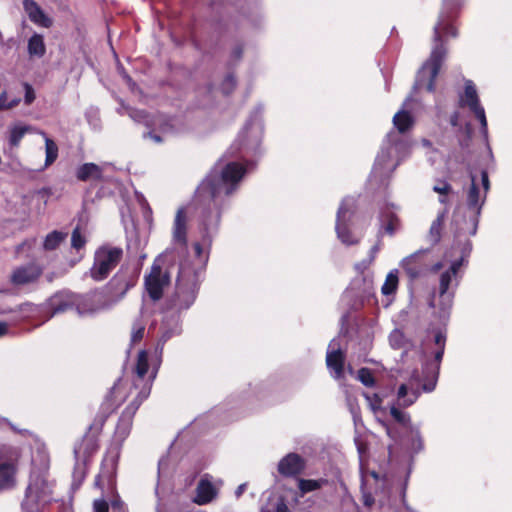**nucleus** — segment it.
Returning a JSON list of instances; mask_svg holds the SVG:
<instances>
[{"instance_id": "nucleus-32", "label": "nucleus", "mask_w": 512, "mask_h": 512, "mask_svg": "<svg viewBox=\"0 0 512 512\" xmlns=\"http://www.w3.org/2000/svg\"><path fill=\"white\" fill-rule=\"evenodd\" d=\"M455 277L453 274H450L448 271H444L440 275L439 279V295L440 297H446L449 287L452 282V278Z\"/></svg>"}, {"instance_id": "nucleus-14", "label": "nucleus", "mask_w": 512, "mask_h": 512, "mask_svg": "<svg viewBox=\"0 0 512 512\" xmlns=\"http://www.w3.org/2000/svg\"><path fill=\"white\" fill-rule=\"evenodd\" d=\"M42 268L36 263H28L17 267L11 274L10 281L14 285H26L36 282L42 275Z\"/></svg>"}, {"instance_id": "nucleus-40", "label": "nucleus", "mask_w": 512, "mask_h": 512, "mask_svg": "<svg viewBox=\"0 0 512 512\" xmlns=\"http://www.w3.org/2000/svg\"><path fill=\"white\" fill-rule=\"evenodd\" d=\"M433 191L440 195L447 196L452 192V186L446 181H439V183L433 187Z\"/></svg>"}, {"instance_id": "nucleus-2", "label": "nucleus", "mask_w": 512, "mask_h": 512, "mask_svg": "<svg viewBox=\"0 0 512 512\" xmlns=\"http://www.w3.org/2000/svg\"><path fill=\"white\" fill-rule=\"evenodd\" d=\"M126 394L122 386L121 379H118L111 387L99 409L83 435L81 441L74 446V456L76 460L83 459L86 463L98 451L99 436L108 418L125 401Z\"/></svg>"}, {"instance_id": "nucleus-48", "label": "nucleus", "mask_w": 512, "mask_h": 512, "mask_svg": "<svg viewBox=\"0 0 512 512\" xmlns=\"http://www.w3.org/2000/svg\"><path fill=\"white\" fill-rule=\"evenodd\" d=\"M462 264H463V258H460V259L454 261L451 264V266L449 267V269H447L446 271H448L450 274H453L454 276H456L458 271L460 270Z\"/></svg>"}, {"instance_id": "nucleus-17", "label": "nucleus", "mask_w": 512, "mask_h": 512, "mask_svg": "<svg viewBox=\"0 0 512 512\" xmlns=\"http://www.w3.org/2000/svg\"><path fill=\"white\" fill-rule=\"evenodd\" d=\"M23 7L29 19L38 26L50 28L53 20L45 14L42 8L34 0H24Z\"/></svg>"}, {"instance_id": "nucleus-58", "label": "nucleus", "mask_w": 512, "mask_h": 512, "mask_svg": "<svg viewBox=\"0 0 512 512\" xmlns=\"http://www.w3.org/2000/svg\"><path fill=\"white\" fill-rule=\"evenodd\" d=\"M245 490V485L242 484L240 486H238V488L236 489V496L239 497L241 496V494L243 493V491Z\"/></svg>"}, {"instance_id": "nucleus-35", "label": "nucleus", "mask_w": 512, "mask_h": 512, "mask_svg": "<svg viewBox=\"0 0 512 512\" xmlns=\"http://www.w3.org/2000/svg\"><path fill=\"white\" fill-rule=\"evenodd\" d=\"M358 379L366 387H373L375 385V378L369 368H360L358 370Z\"/></svg>"}, {"instance_id": "nucleus-19", "label": "nucleus", "mask_w": 512, "mask_h": 512, "mask_svg": "<svg viewBox=\"0 0 512 512\" xmlns=\"http://www.w3.org/2000/svg\"><path fill=\"white\" fill-rule=\"evenodd\" d=\"M76 178L79 181L86 182L89 180L100 181L103 177L102 168L92 162L80 165L75 172Z\"/></svg>"}, {"instance_id": "nucleus-6", "label": "nucleus", "mask_w": 512, "mask_h": 512, "mask_svg": "<svg viewBox=\"0 0 512 512\" xmlns=\"http://www.w3.org/2000/svg\"><path fill=\"white\" fill-rule=\"evenodd\" d=\"M123 254V249L118 246L104 244L98 247L94 252L93 263L89 269L90 278L95 282L107 279L121 262Z\"/></svg>"}, {"instance_id": "nucleus-46", "label": "nucleus", "mask_w": 512, "mask_h": 512, "mask_svg": "<svg viewBox=\"0 0 512 512\" xmlns=\"http://www.w3.org/2000/svg\"><path fill=\"white\" fill-rule=\"evenodd\" d=\"M481 182H482V186L484 188V195L486 196L487 192L490 189L489 176H488V172L486 170L481 171Z\"/></svg>"}, {"instance_id": "nucleus-54", "label": "nucleus", "mask_w": 512, "mask_h": 512, "mask_svg": "<svg viewBox=\"0 0 512 512\" xmlns=\"http://www.w3.org/2000/svg\"><path fill=\"white\" fill-rule=\"evenodd\" d=\"M445 349H437L434 354V359L436 362L440 363L442 361Z\"/></svg>"}, {"instance_id": "nucleus-60", "label": "nucleus", "mask_w": 512, "mask_h": 512, "mask_svg": "<svg viewBox=\"0 0 512 512\" xmlns=\"http://www.w3.org/2000/svg\"><path fill=\"white\" fill-rule=\"evenodd\" d=\"M439 201H440V203H442V204H447V203H448L447 196L440 195Z\"/></svg>"}, {"instance_id": "nucleus-1", "label": "nucleus", "mask_w": 512, "mask_h": 512, "mask_svg": "<svg viewBox=\"0 0 512 512\" xmlns=\"http://www.w3.org/2000/svg\"><path fill=\"white\" fill-rule=\"evenodd\" d=\"M245 173L246 168L241 163L229 162L222 168L220 174L212 171L198 185L194 201L202 207L201 225L204 230L202 237L204 244H211L209 230L218 227L225 198L235 191L236 185Z\"/></svg>"}, {"instance_id": "nucleus-27", "label": "nucleus", "mask_w": 512, "mask_h": 512, "mask_svg": "<svg viewBox=\"0 0 512 512\" xmlns=\"http://www.w3.org/2000/svg\"><path fill=\"white\" fill-rule=\"evenodd\" d=\"M328 484L326 478L319 479H299L298 488L302 495L321 489L323 486Z\"/></svg>"}, {"instance_id": "nucleus-31", "label": "nucleus", "mask_w": 512, "mask_h": 512, "mask_svg": "<svg viewBox=\"0 0 512 512\" xmlns=\"http://www.w3.org/2000/svg\"><path fill=\"white\" fill-rule=\"evenodd\" d=\"M389 342L391 347L394 349L406 348L410 344L405 334L398 329H395L391 332L389 336Z\"/></svg>"}, {"instance_id": "nucleus-4", "label": "nucleus", "mask_w": 512, "mask_h": 512, "mask_svg": "<svg viewBox=\"0 0 512 512\" xmlns=\"http://www.w3.org/2000/svg\"><path fill=\"white\" fill-rule=\"evenodd\" d=\"M140 267L124 263L102 288L103 306L114 305L123 300L134 288L140 277Z\"/></svg>"}, {"instance_id": "nucleus-25", "label": "nucleus", "mask_w": 512, "mask_h": 512, "mask_svg": "<svg viewBox=\"0 0 512 512\" xmlns=\"http://www.w3.org/2000/svg\"><path fill=\"white\" fill-rule=\"evenodd\" d=\"M381 219L385 232L390 236L394 235L400 227V219L398 216L393 211L386 210L382 213Z\"/></svg>"}, {"instance_id": "nucleus-61", "label": "nucleus", "mask_w": 512, "mask_h": 512, "mask_svg": "<svg viewBox=\"0 0 512 512\" xmlns=\"http://www.w3.org/2000/svg\"><path fill=\"white\" fill-rule=\"evenodd\" d=\"M373 400H375V402H376L377 404H380V403H381V401H382V400H381V398L379 397V395H378V394H376V393H374V394H373Z\"/></svg>"}, {"instance_id": "nucleus-8", "label": "nucleus", "mask_w": 512, "mask_h": 512, "mask_svg": "<svg viewBox=\"0 0 512 512\" xmlns=\"http://www.w3.org/2000/svg\"><path fill=\"white\" fill-rule=\"evenodd\" d=\"M150 393L151 386L147 383L143 384L141 389L134 395L132 401L122 411L115 428V436L118 439L123 441L128 437L133 425L134 416Z\"/></svg>"}, {"instance_id": "nucleus-22", "label": "nucleus", "mask_w": 512, "mask_h": 512, "mask_svg": "<svg viewBox=\"0 0 512 512\" xmlns=\"http://www.w3.org/2000/svg\"><path fill=\"white\" fill-rule=\"evenodd\" d=\"M393 125L400 134H405L415 125V119L407 110H399L393 116Z\"/></svg>"}, {"instance_id": "nucleus-52", "label": "nucleus", "mask_w": 512, "mask_h": 512, "mask_svg": "<svg viewBox=\"0 0 512 512\" xmlns=\"http://www.w3.org/2000/svg\"><path fill=\"white\" fill-rule=\"evenodd\" d=\"M275 512H289V508L286 505L285 501L281 499L277 505H276V511Z\"/></svg>"}, {"instance_id": "nucleus-57", "label": "nucleus", "mask_w": 512, "mask_h": 512, "mask_svg": "<svg viewBox=\"0 0 512 512\" xmlns=\"http://www.w3.org/2000/svg\"><path fill=\"white\" fill-rule=\"evenodd\" d=\"M435 388V382H431L429 384H424L423 389L426 392H431Z\"/></svg>"}, {"instance_id": "nucleus-29", "label": "nucleus", "mask_w": 512, "mask_h": 512, "mask_svg": "<svg viewBox=\"0 0 512 512\" xmlns=\"http://www.w3.org/2000/svg\"><path fill=\"white\" fill-rule=\"evenodd\" d=\"M29 126L15 125L9 131L8 142L11 148H18L21 140L29 131Z\"/></svg>"}, {"instance_id": "nucleus-42", "label": "nucleus", "mask_w": 512, "mask_h": 512, "mask_svg": "<svg viewBox=\"0 0 512 512\" xmlns=\"http://www.w3.org/2000/svg\"><path fill=\"white\" fill-rule=\"evenodd\" d=\"M111 512H128L124 502L118 497L111 502Z\"/></svg>"}, {"instance_id": "nucleus-44", "label": "nucleus", "mask_w": 512, "mask_h": 512, "mask_svg": "<svg viewBox=\"0 0 512 512\" xmlns=\"http://www.w3.org/2000/svg\"><path fill=\"white\" fill-rule=\"evenodd\" d=\"M434 343H435L437 349H441V348L445 349V344H446L445 333H443L441 330H438L434 336Z\"/></svg>"}, {"instance_id": "nucleus-23", "label": "nucleus", "mask_w": 512, "mask_h": 512, "mask_svg": "<svg viewBox=\"0 0 512 512\" xmlns=\"http://www.w3.org/2000/svg\"><path fill=\"white\" fill-rule=\"evenodd\" d=\"M76 304L74 305V309L77 310L79 314L86 313H94L100 308H104L103 304L101 306H96L94 304V299L92 294L80 295L77 294Z\"/></svg>"}, {"instance_id": "nucleus-13", "label": "nucleus", "mask_w": 512, "mask_h": 512, "mask_svg": "<svg viewBox=\"0 0 512 512\" xmlns=\"http://www.w3.org/2000/svg\"><path fill=\"white\" fill-rule=\"evenodd\" d=\"M172 241L175 245L187 249L188 246V216L185 207L176 211L172 226Z\"/></svg>"}, {"instance_id": "nucleus-50", "label": "nucleus", "mask_w": 512, "mask_h": 512, "mask_svg": "<svg viewBox=\"0 0 512 512\" xmlns=\"http://www.w3.org/2000/svg\"><path fill=\"white\" fill-rule=\"evenodd\" d=\"M243 55V47L241 45H237L232 51V57L236 60L242 58Z\"/></svg>"}, {"instance_id": "nucleus-20", "label": "nucleus", "mask_w": 512, "mask_h": 512, "mask_svg": "<svg viewBox=\"0 0 512 512\" xmlns=\"http://www.w3.org/2000/svg\"><path fill=\"white\" fill-rule=\"evenodd\" d=\"M345 354L340 350L327 352L326 365L334 372V377L339 379L344 376Z\"/></svg>"}, {"instance_id": "nucleus-49", "label": "nucleus", "mask_w": 512, "mask_h": 512, "mask_svg": "<svg viewBox=\"0 0 512 512\" xmlns=\"http://www.w3.org/2000/svg\"><path fill=\"white\" fill-rule=\"evenodd\" d=\"M436 79H437V77L433 76V71L431 70L430 71V78H429V81H428V84H427V87H426L427 91H429V92H434L435 91V89H436V87H435Z\"/></svg>"}, {"instance_id": "nucleus-53", "label": "nucleus", "mask_w": 512, "mask_h": 512, "mask_svg": "<svg viewBox=\"0 0 512 512\" xmlns=\"http://www.w3.org/2000/svg\"><path fill=\"white\" fill-rule=\"evenodd\" d=\"M407 393H408V388H407V386H406L405 384H401V385H400V387H399V389H398V393H397L398 398H399V399H403V398H405V396L407 395Z\"/></svg>"}, {"instance_id": "nucleus-36", "label": "nucleus", "mask_w": 512, "mask_h": 512, "mask_svg": "<svg viewBox=\"0 0 512 512\" xmlns=\"http://www.w3.org/2000/svg\"><path fill=\"white\" fill-rule=\"evenodd\" d=\"M86 245V238L81 234L78 227H76L71 234V246L76 249L80 250L84 248Z\"/></svg>"}, {"instance_id": "nucleus-39", "label": "nucleus", "mask_w": 512, "mask_h": 512, "mask_svg": "<svg viewBox=\"0 0 512 512\" xmlns=\"http://www.w3.org/2000/svg\"><path fill=\"white\" fill-rule=\"evenodd\" d=\"M23 87H24V91H25L24 103L26 105H31L36 98L34 88L32 87L31 84H29L27 82L23 83Z\"/></svg>"}, {"instance_id": "nucleus-59", "label": "nucleus", "mask_w": 512, "mask_h": 512, "mask_svg": "<svg viewBox=\"0 0 512 512\" xmlns=\"http://www.w3.org/2000/svg\"><path fill=\"white\" fill-rule=\"evenodd\" d=\"M442 266H443V265H442V263H441V262H438V263L434 264V265L432 266V272H437V271H439V270L442 268Z\"/></svg>"}, {"instance_id": "nucleus-9", "label": "nucleus", "mask_w": 512, "mask_h": 512, "mask_svg": "<svg viewBox=\"0 0 512 512\" xmlns=\"http://www.w3.org/2000/svg\"><path fill=\"white\" fill-rule=\"evenodd\" d=\"M355 200L352 197L344 198L338 208L336 216V233L338 239L345 245H356L359 239L354 236L348 226V222L355 210Z\"/></svg>"}, {"instance_id": "nucleus-18", "label": "nucleus", "mask_w": 512, "mask_h": 512, "mask_svg": "<svg viewBox=\"0 0 512 512\" xmlns=\"http://www.w3.org/2000/svg\"><path fill=\"white\" fill-rule=\"evenodd\" d=\"M486 196L483 195L481 198L479 186L476 182V177L471 174V185L467 192V207L469 210L473 211L475 216V221H478V217L481 213L482 206L485 202Z\"/></svg>"}, {"instance_id": "nucleus-34", "label": "nucleus", "mask_w": 512, "mask_h": 512, "mask_svg": "<svg viewBox=\"0 0 512 512\" xmlns=\"http://www.w3.org/2000/svg\"><path fill=\"white\" fill-rule=\"evenodd\" d=\"M145 325L141 320H137L132 325L131 344L140 342L144 337Z\"/></svg>"}, {"instance_id": "nucleus-43", "label": "nucleus", "mask_w": 512, "mask_h": 512, "mask_svg": "<svg viewBox=\"0 0 512 512\" xmlns=\"http://www.w3.org/2000/svg\"><path fill=\"white\" fill-rule=\"evenodd\" d=\"M390 414L394 418L395 421L401 424H405L406 422V416L405 414L395 406L391 407Z\"/></svg>"}, {"instance_id": "nucleus-16", "label": "nucleus", "mask_w": 512, "mask_h": 512, "mask_svg": "<svg viewBox=\"0 0 512 512\" xmlns=\"http://www.w3.org/2000/svg\"><path fill=\"white\" fill-rule=\"evenodd\" d=\"M218 496V490L207 478H201L196 486L193 502L197 505H207Z\"/></svg>"}, {"instance_id": "nucleus-47", "label": "nucleus", "mask_w": 512, "mask_h": 512, "mask_svg": "<svg viewBox=\"0 0 512 512\" xmlns=\"http://www.w3.org/2000/svg\"><path fill=\"white\" fill-rule=\"evenodd\" d=\"M193 248H194V252H195V256L199 259L202 260L203 258V262H206L208 260V255H206L205 257H203V246L201 243L199 242H195L193 244Z\"/></svg>"}, {"instance_id": "nucleus-64", "label": "nucleus", "mask_w": 512, "mask_h": 512, "mask_svg": "<svg viewBox=\"0 0 512 512\" xmlns=\"http://www.w3.org/2000/svg\"><path fill=\"white\" fill-rule=\"evenodd\" d=\"M371 252H372V253H376V252H377V247H376V246H374V247L371 249Z\"/></svg>"}, {"instance_id": "nucleus-55", "label": "nucleus", "mask_w": 512, "mask_h": 512, "mask_svg": "<svg viewBox=\"0 0 512 512\" xmlns=\"http://www.w3.org/2000/svg\"><path fill=\"white\" fill-rule=\"evenodd\" d=\"M8 333V325L6 322H0V337Z\"/></svg>"}, {"instance_id": "nucleus-56", "label": "nucleus", "mask_w": 512, "mask_h": 512, "mask_svg": "<svg viewBox=\"0 0 512 512\" xmlns=\"http://www.w3.org/2000/svg\"><path fill=\"white\" fill-rule=\"evenodd\" d=\"M148 136H149L152 140H154L155 142H157V143L162 142V138H161V136H159V135H157V134H154V133H152V132H149V133H148Z\"/></svg>"}, {"instance_id": "nucleus-26", "label": "nucleus", "mask_w": 512, "mask_h": 512, "mask_svg": "<svg viewBox=\"0 0 512 512\" xmlns=\"http://www.w3.org/2000/svg\"><path fill=\"white\" fill-rule=\"evenodd\" d=\"M399 286L398 270H391L385 278V281L381 287V293L384 296L394 295Z\"/></svg>"}, {"instance_id": "nucleus-28", "label": "nucleus", "mask_w": 512, "mask_h": 512, "mask_svg": "<svg viewBox=\"0 0 512 512\" xmlns=\"http://www.w3.org/2000/svg\"><path fill=\"white\" fill-rule=\"evenodd\" d=\"M66 238V233L54 230L45 237L43 248L47 251L57 249Z\"/></svg>"}, {"instance_id": "nucleus-51", "label": "nucleus", "mask_w": 512, "mask_h": 512, "mask_svg": "<svg viewBox=\"0 0 512 512\" xmlns=\"http://www.w3.org/2000/svg\"><path fill=\"white\" fill-rule=\"evenodd\" d=\"M459 119H460V114L458 111H455L451 114L450 116V124L453 126V127H456L459 125Z\"/></svg>"}, {"instance_id": "nucleus-3", "label": "nucleus", "mask_w": 512, "mask_h": 512, "mask_svg": "<svg viewBox=\"0 0 512 512\" xmlns=\"http://www.w3.org/2000/svg\"><path fill=\"white\" fill-rule=\"evenodd\" d=\"M466 0H442L441 8L435 26L433 28V40L435 47L433 48L429 65L433 71V76L437 77L442 63L446 57L447 50L444 45L446 38H456L458 36V28L460 25V15L464 8Z\"/></svg>"}, {"instance_id": "nucleus-5", "label": "nucleus", "mask_w": 512, "mask_h": 512, "mask_svg": "<svg viewBox=\"0 0 512 512\" xmlns=\"http://www.w3.org/2000/svg\"><path fill=\"white\" fill-rule=\"evenodd\" d=\"M199 289L197 274L190 268L180 266L176 279V287L169 301L171 308L182 311L194 303Z\"/></svg>"}, {"instance_id": "nucleus-38", "label": "nucleus", "mask_w": 512, "mask_h": 512, "mask_svg": "<svg viewBox=\"0 0 512 512\" xmlns=\"http://www.w3.org/2000/svg\"><path fill=\"white\" fill-rule=\"evenodd\" d=\"M236 87V79L233 74H228L222 83V90L225 94H230Z\"/></svg>"}, {"instance_id": "nucleus-21", "label": "nucleus", "mask_w": 512, "mask_h": 512, "mask_svg": "<svg viewBox=\"0 0 512 512\" xmlns=\"http://www.w3.org/2000/svg\"><path fill=\"white\" fill-rule=\"evenodd\" d=\"M425 251H417L403 260L402 267L410 278H417L422 272L424 263L422 255Z\"/></svg>"}, {"instance_id": "nucleus-41", "label": "nucleus", "mask_w": 512, "mask_h": 512, "mask_svg": "<svg viewBox=\"0 0 512 512\" xmlns=\"http://www.w3.org/2000/svg\"><path fill=\"white\" fill-rule=\"evenodd\" d=\"M20 100L19 99H14L12 100L11 102H7V94L6 92H2L0 94V111L1 110H6V109H11L15 106H17L19 104Z\"/></svg>"}, {"instance_id": "nucleus-12", "label": "nucleus", "mask_w": 512, "mask_h": 512, "mask_svg": "<svg viewBox=\"0 0 512 512\" xmlns=\"http://www.w3.org/2000/svg\"><path fill=\"white\" fill-rule=\"evenodd\" d=\"M76 299L77 293L70 290L64 289L57 291L47 301L50 315L54 316L74 309Z\"/></svg>"}, {"instance_id": "nucleus-7", "label": "nucleus", "mask_w": 512, "mask_h": 512, "mask_svg": "<svg viewBox=\"0 0 512 512\" xmlns=\"http://www.w3.org/2000/svg\"><path fill=\"white\" fill-rule=\"evenodd\" d=\"M171 284V273L164 265L162 257H156L148 273L144 276V288L149 298L157 302L164 296V291Z\"/></svg>"}, {"instance_id": "nucleus-30", "label": "nucleus", "mask_w": 512, "mask_h": 512, "mask_svg": "<svg viewBox=\"0 0 512 512\" xmlns=\"http://www.w3.org/2000/svg\"><path fill=\"white\" fill-rule=\"evenodd\" d=\"M58 146L54 140L50 138H45V152L46 158L44 166L41 170H44L51 166L58 158Z\"/></svg>"}, {"instance_id": "nucleus-37", "label": "nucleus", "mask_w": 512, "mask_h": 512, "mask_svg": "<svg viewBox=\"0 0 512 512\" xmlns=\"http://www.w3.org/2000/svg\"><path fill=\"white\" fill-rule=\"evenodd\" d=\"M40 493L38 484L30 483L26 489V500L32 502H38L40 500Z\"/></svg>"}, {"instance_id": "nucleus-11", "label": "nucleus", "mask_w": 512, "mask_h": 512, "mask_svg": "<svg viewBox=\"0 0 512 512\" xmlns=\"http://www.w3.org/2000/svg\"><path fill=\"white\" fill-rule=\"evenodd\" d=\"M306 468V460L299 454L291 452L280 459L277 465L278 473L285 478H296Z\"/></svg>"}, {"instance_id": "nucleus-15", "label": "nucleus", "mask_w": 512, "mask_h": 512, "mask_svg": "<svg viewBox=\"0 0 512 512\" xmlns=\"http://www.w3.org/2000/svg\"><path fill=\"white\" fill-rule=\"evenodd\" d=\"M148 369V352L146 350H141L137 356V361L134 368L136 378L133 381V385L130 389V394H132L133 392H135L136 394L145 383L149 384L152 387L151 381H144V377L147 374Z\"/></svg>"}, {"instance_id": "nucleus-45", "label": "nucleus", "mask_w": 512, "mask_h": 512, "mask_svg": "<svg viewBox=\"0 0 512 512\" xmlns=\"http://www.w3.org/2000/svg\"><path fill=\"white\" fill-rule=\"evenodd\" d=\"M93 508L94 512H109V504L104 499L95 500Z\"/></svg>"}, {"instance_id": "nucleus-24", "label": "nucleus", "mask_w": 512, "mask_h": 512, "mask_svg": "<svg viewBox=\"0 0 512 512\" xmlns=\"http://www.w3.org/2000/svg\"><path fill=\"white\" fill-rule=\"evenodd\" d=\"M28 53L30 56L43 57L46 53L44 38L40 34H33L28 40Z\"/></svg>"}, {"instance_id": "nucleus-63", "label": "nucleus", "mask_w": 512, "mask_h": 512, "mask_svg": "<svg viewBox=\"0 0 512 512\" xmlns=\"http://www.w3.org/2000/svg\"><path fill=\"white\" fill-rule=\"evenodd\" d=\"M176 512H192L190 509H179Z\"/></svg>"}, {"instance_id": "nucleus-33", "label": "nucleus", "mask_w": 512, "mask_h": 512, "mask_svg": "<svg viewBox=\"0 0 512 512\" xmlns=\"http://www.w3.org/2000/svg\"><path fill=\"white\" fill-rule=\"evenodd\" d=\"M443 226V220L441 217L435 219L429 229V236L433 244H436L440 241L441 231Z\"/></svg>"}, {"instance_id": "nucleus-10", "label": "nucleus", "mask_w": 512, "mask_h": 512, "mask_svg": "<svg viewBox=\"0 0 512 512\" xmlns=\"http://www.w3.org/2000/svg\"><path fill=\"white\" fill-rule=\"evenodd\" d=\"M458 106L460 108H469L476 119L479 120L482 128L487 129V119L485 110L480 104L479 96L472 80L465 81L463 93L459 94Z\"/></svg>"}, {"instance_id": "nucleus-62", "label": "nucleus", "mask_w": 512, "mask_h": 512, "mask_svg": "<svg viewBox=\"0 0 512 512\" xmlns=\"http://www.w3.org/2000/svg\"><path fill=\"white\" fill-rule=\"evenodd\" d=\"M415 399H416V396H415L413 399L405 400V405H406V406H409V405L413 404V403H414V401H415Z\"/></svg>"}]
</instances>
